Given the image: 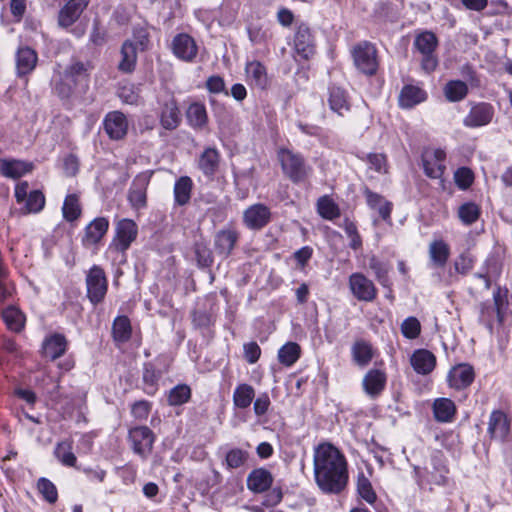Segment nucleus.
Returning <instances> with one entry per match:
<instances>
[{"instance_id":"nucleus-10","label":"nucleus","mask_w":512,"mask_h":512,"mask_svg":"<svg viewBox=\"0 0 512 512\" xmlns=\"http://www.w3.org/2000/svg\"><path fill=\"white\" fill-rule=\"evenodd\" d=\"M349 287L353 296L360 301L371 302L376 298L374 283L362 273H353L349 277Z\"/></svg>"},{"instance_id":"nucleus-2","label":"nucleus","mask_w":512,"mask_h":512,"mask_svg":"<svg viewBox=\"0 0 512 512\" xmlns=\"http://www.w3.org/2000/svg\"><path fill=\"white\" fill-rule=\"evenodd\" d=\"M278 159L284 175L292 182L300 183L310 175L311 168L299 153L282 148L278 151Z\"/></svg>"},{"instance_id":"nucleus-14","label":"nucleus","mask_w":512,"mask_h":512,"mask_svg":"<svg viewBox=\"0 0 512 512\" xmlns=\"http://www.w3.org/2000/svg\"><path fill=\"white\" fill-rule=\"evenodd\" d=\"M109 228V221L105 217H98L91 221L85 228L82 243L85 247L97 245Z\"/></svg>"},{"instance_id":"nucleus-36","label":"nucleus","mask_w":512,"mask_h":512,"mask_svg":"<svg viewBox=\"0 0 512 512\" xmlns=\"http://www.w3.org/2000/svg\"><path fill=\"white\" fill-rule=\"evenodd\" d=\"M352 356L357 365H368L373 358L371 344L365 340H357L352 346Z\"/></svg>"},{"instance_id":"nucleus-51","label":"nucleus","mask_w":512,"mask_h":512,"mask_svg":"<svg viewBox=\"0 0 512 512\" xmlns=\"http://www.w3.org/2000/svg\"><path fill=\"white\" fill-rule=\"evenodd\" d=\"M191 397L190 387L187 385H177L171 389L168 396V403L172 406L182 405Z\"/></svg>"},{"instance_id":"nucleus-39","label":"nucleus","mask_w":512,"mask_h":512,"mask_svg":"<svg viewBox=\"0 0 512 512\" xmlns=\"http://www.w3.org/2000/svg\"><path fill=\"white\" fill-rule=\"evenodd\" d=\"M2 318L7 327L15 332H19L25 323L24 315L15 307H8L2 311Z\"/></svg>"},{"instance_id":"nucleus-29","label":"nucleus","mask_w":512,"mask_h":512,"mask_svg":"<svg viewBox=\"0 0 512 512\" xmlns=\"http://www.w3.org/2000/svg\"><path fill=\"white\" fill-rule=\"evenodd\" d=\"M33 165L20 160H0V173L9 178H19L31 171Z\"/></svg>"},{"instance_id":"nucleus-24","label":"nucleus","mask_w":512,"mask_h":512,"mask_svg":"<svg viewBox=\"0 0 512 512\" xmlns=\"http://www.w3.org/2000/svg\"><path fill=\"white\" fill-rule=\"evenodd\" d=\"M37 54L29 47H22L16 54V70L19 76L29 74L37 64Z\"/></svg>"},{"instance_id":"nucleus-63","label":"nucleus","mask_w":512,"mask_h":512,"mask_svg":"<svg viewBox=\"0 0 512 512\" xmlns=\"http://www.w3.org/2000/svg\"><path fill=\"white\" fill-rule=\"evenodd\" d=\"M260 355H261V349L256 342H249L247 344H244V356H245V359L250 364L257 362Z\"/></svg>"},{"instance_id":"nucleus-9","label":"nucleus","mask_w":512,"mask_h":512,"mask_svg":"<svg viewBox=\"0 0 512 512\" xmlns=\"http://www.w3.org/2000/svg\"><path fill=\"white\" fill-rule=\"evenodd\" d=\"M446 154L441 149H428L422 154V163L425 174L429 178L440 179L445 172Z\"/></svg>"},{"instance_id":"nucleus-31","label":"nucleus","mask_w":512,"mask_h":512,"mask_svg":"<svg viewBox=\"0 0 512 512\" xmlns=\"http://www.w3.org/2000/svg\"><path fill=\"white\" fill-rule=\"evenodd\" d=\"M67 347V341L63 335L55 334L43 343V353L47 358L55 360L61 357Z\"/></svg>"},{"instance_id":"nucleus-4","label":"nucleus","mask_w":512,"mask_h":512,"mask_svg":"<svg viewBox=\"0 0 512 512\" xmlns=\"http://www.w3.org/2000/svg\"><path fill=\"white\" fill-rule=\"evenodd\" d=\"M138 227L131 219H122L116 224V234L109 249L118 253H124L135 241Z\"/></svg>"},{"instance_id":"nucleus-5","label":"nucleus","mask_w":512,"mask_h":512,"mask_svg":"<svg viewBox=\"0 0 512 512\" xmlns=\"http://www.w3.org/2000/svg\"><path fill=\"white\" fill-rule=\"evenodd\" d=\"M414 46L423 55L422 68L427 72L435 70L438 63L433 54L437 46L436 36L432 32H423L415 38Z\"/></svg>"},{"instance_id":"nucleus-34","label":"nucleus","mask_w":512,"mask_h":512,"mask_svg":"<svg viewBox=\"0 0 512 512\" xmlns=\"http://www.w3.org/2000/svg\"><path fill=\"white\" fill-rule=\"evenodd\" d=\"M429 257L435 267H444L450 256V248L443 240H435L429 245Z\"/></svg>"},{"instance_id":"nucleus-16","label":"nucleus","mask_w":512,"mask_h":512,"mask_svg":"<svg viewBox=\"0 0 512 512\" xmlns=\"http://www.w3.org/2000/svg\"><path fill=\"white\" fill-rule=\"evenodd\" d=\"M89 0H69L59 11L58 23L61 27H69L77 21Z\"/></svg>"},{"instance_id":"nucleus-22","label":"nucleus","mask_w":512,"mask_h":512,"mask_svg":"<svg viewBox=\"0 0 512 512\" xmlns=\"http://www.w3.org/2000/svg\"><path fill=\"white\" fill-rule=\"evenodd\" d=\"M410 362L417 373L425 375L435 368L436 357L428 350L419 349L412 354Z\"/></svg>"},{"instance_id":"nucleus-38","label":"nucleus","mask_w":512,"mask_h":512,"mask_svg":"<svg viewBox=\"0 0 512 512\" xmlns=\"http://www.w3.org/2000/svg\"><path fill=\"white\" fill-rule=\"evenodd\" d=\"M255 396V390L251 385L240 384L236 387L233 394V403L240 409L248 408Z\"/></svg>"},{"instance_id":"nucleus-32","label":"nucleus","mask_w":512,"mask_h":512,"mask_svg":"<svg viewBox=\"0 0 512 512\" xmlns=\"http://www.w3.org/2000/svg\"><path fill=\"white\" fill-rule=\"evenodd\" d=\"M237 241V234L232 230L219 231L215 236V249L218 254L227 257L233 250Z\"/></svg>"},{"instance_id":"nucleus-58","label":"nucleus","mask_w":512,"mask_h":512,"mask_svg":"<svg viewBox=\"0 0 512 512\" xmlns=\"http://www.w3.org/2000/svg\"><path fill=\"white\" fill-rule=\"evenodd\" d=\"M195 254L198 264L202 267H208L212 264L213 258L210 249L201 243L195 245Z\"/></svg>"},{"instance_id":"nucleus-48","label":"nucleus","mask_w":512,"mask_h":512,"mask_svg":"<svg viewBox=\"0 0 512 512\" xmlns=\"http://www.w3.org/2000/svg\"><path fill=\"white\" fill-rule=\"evenodd\" d=\"M55 456L62 464L66 466H75L76 464V456L72 452L71 443L68 441H63L57 444L55 448Z\"/></svg>"},{"instance_id":"nucleus-43","label":"nucleus","mask_w":512,"mask_h":512,"mask_svg":"<svg viewBox=\"0 0 512 512\" xmlns=\"http://www.w3.org/2000/svg\"><path fill=\"white\" fill-rule=\"evenodd\" d=\"M63 217L67 221H75L81 215V207L79 204V199L76 194H70L66 196L63 207H62Z\"/></svg>"},{"instance_id":"nucleus-64","label":"nucleus","mask_w":512,"mask_h":512,"mask_svg":"<svg viewBox=\"0 0 512 512\" xmlns=\"http://www.w3.org/2000/svg\"><path fill=\"white\" fill-rule=\"evenodd\" d=\"M283 493L280 488H273L269 493L265 495L262 504L266 507H273L282 501Z\"/></svg>"},{"instance_id":"nucleus-50","label":"nucleus","mask_w":512,"mask_h":512,"mask_svg":"<svg viewBox=\"0 0 512 512\" xmlns=\"http://www.w3.org/2000/svg\"><path fill=\"white\" fill-rule=\"evenodd\" d=\"M89 69V63H83L81 61L74 60L69 66L65 68L63 73L65 74L66 79L74 80V82L77 84L80 78L87 76Z\"/></svg>"},{"instance_id":"nucleus-44","label":"nucleus","mask_w":512,"mask_h":512,"mask_svg":"<svg viewBox=\"0 0 512 512\" xmlns=\"http://www.w3.org/2000/svg\"><path fill=\"white\" fill-rule=\"evenodd\" d=\"M444 92L449 101L456 102L467 95L468 87L463 81L453 80L446 84Z\"/></svg>"},{"instance_id":"nucleus-8","label":"nucleus","mask_w":512,"mask_h":512,"mask_svg":"<svg viewBox=\"0 0 512 512\" xmlns=\"http://www.w3.org/2000/svg\"><path fill=\"white\" fill-rule=\"evenodd\" d=\"M152 172L146 171L138 174L128 191V201L134 209H142L147 204V187L150 182Z\"/></svg>"},{"instance_id":"nucleus-25","label":"nucleus","mask_w":512,"mask_h":512,"mask_svg":"<svg viewBox=\"0 0 512 512\" xmlns=\"http://www.w3.org/2000/svg\"><path fill=\"white\" fill-rule=\"evenodd\" d=\"M386 384V375L383 371L372 369L363 379V387L365 392L371 397L378 396L384 389Z\"/></svg>"},{"instance_id":"nucleus-13","label":"nucleus","mask_w":512,"mask_h":512,"mask_svg":"<svg viewBox=\"0 0 512 512\" xmlns=\"http://www.w3.org/2000/svg\"><path fill=\"white\" fill-rule=\"evenodd\" d=\"M270 219V209L264 204H254L248 207L243 214L244 224L252 230L263 228L270 222Z\"/></svg>"},{"instance_id":"nucleus-23","label":"nucleus","mask_w":512,"mask_h":512,"mask_svg":"<svg viewBox=\"0 0 512 512\" xmlns=\"http://www.w3.org/2000/svg\"><path fill=\"white\" fill-rule=\"evenodd\" d=\"M273 477L271 473L263 468L253 470L247 478V487L255 492L262 493L272 485Z\"/></svg>"},{"instance_id":"nucleus-45","label":"nucleus","mask_w":512,"mask_h":512,"mask_svg":"<svg viewBox=\"0 0 512 512\" xmlns=\"http://www.w3.org/2000/svg\"><path fill=\"white\" fill-rule=\"evenodd\" d=\"M53 82L54 90L61 98H69L77 86L74 80L66 79L63 72H59L58 75L54 78Z\"/></svg>"},{"instance_id":"nucleus-12","label":"nucleus","mask_w":512,"mask_h":512,"mask_svg":"<svg viewBox=\"0 0 512 512\" xmlns=\"http://www.w3.org/2000/svg\"><path fill=\"white\" fill-rule=\"evenodd\" d=\"M173 54L180 60L192 62L198 53L195 40L186 33L177 34L171 44Z\"/></svg>"},{"instance_id":"nucleus-62","label":"nucleus","mask_w":512,"mask_h":512,"mask_svg":"<svg viewBox=\"0 0 512 512\" xmlns=\"http://www.w3.org/2000/svg\"><path fill=\"white\" fill-rule=\"evenodd\" d=\"M474 259L470 256L469 253H462L454 262L455 270L458 273L466 274L473 267Z\"/></svg>"},{"instance_id":"nucleus-27","label":"nucleus","mask_w":512,"mask_h":512,"mask_svg":"<svg viewBox=\"0 0 512 512\" xmlns=\"http://www.w3.org/2000/svg\"><path fill=\"white\" fill-rule=\"evenodd\" d=\"M426 92L413 85H406L399 95V105L402 108H412L426 99Z\"/></svg>"},{"instance_id":"nucleus-18","label":"nucleus","mask_w":512,"mask_h":512,"mask_svg":"<svg viewBox=\"0 0 512 512\" xmlns=\"http://www.w3.org/2000/svg\"><path fill=\"white\" fill-rule=\"evenodd\" d=\"M510 422L507 415L501 410H494L489 418L488 433L491 438L503 440L508 435Z\"/></svg>"},{"instance_id":"nucleus-28","label":"nucleus","mask_w":512,"mask_h":512,"mask_svg":"<svg viewBox=\"0 0 512 512\" xmlns=\"http://www.w3.org/2000/svg\"><path fill=\"white\" fill-rule=\"evenodd\" d=\"M433 414L438 422H451L456 414V406L451 399L438 398L433 403Z\"/></svg>"},{"instance_id":"nucleus-3","label":"nucleus","mask_w":512,"mask_h":512,"mask_svg":"<svg viewBox=\"0 0 512 512\" xmlns=\"http://www.w3.org/2000/svg\"><path fill=\"white\" fill-rule=\"evenodd\" d=\"M356 68L366 75H374L378 69L377 50L373 44L363 41L352 49Z\"/></svg>"},{"instance_id":"nucleus-21","label":"nucleus","mask_w":512,"mask_h":512,"mask_svg":"<svg viewBox=\"0 0 512 512\" xmlns=\"http://www.w3.org/2000/svg\"><path fill=\"white\" fill-rule=\"evenodd\" d=\"M493 117V108L491 105L481 103L474 106L467 117L464 119V124L467 127H479L487 125L491 122Z\"/></svg>"},{"instance_id":"nucleus-41","label":"nucleus","mask_w":512,"mask_h":512,"mask_svg":"<svg viewBox=\"0 0 512 512\" xmlns=\"http://www.w3.org/2000/svg\"><path fill=\"white\" fill-rule=\"evenodd\" d=\"M113 337L118 342H126L131 337V324L126 316H118L112 327Z\"/></svg>"},{"instance_id":"nucleus-37","label":"nucleus","mask_w":512,"mask_h":512,"mask_svg":"<svg viewBox=\"0 0 512 512\" xmlns=\"http://www.w3.org/2000/svg\"><path fill=\"white\" fill-rule=\"evenodd\" d=\"M192 180L188 176L180 177L174 185L175 202L183 206L187 204L191 198Z\"/></svg>"},{"instance_id":"nucleus-54","label":"nucleus","mask_w":512,"mask_h":512,"mask_svg":"<svg viewBox=\"0 0 512 512\" xmlns=\"http://www.w3.org/2000/svg\"><path fill=\"white\" fill-rule=\"evenodd\" d=\"M37 489L43 498L49 503H55L58 499V492L55 485L46 478H40L37 482Z\"/></svg>"},{"instance_id":"nucleus-7","label":"nucleus","mask_w":512,"mask_h":512,"mask_svg":"<svg viewBox=\"0 0 512 512\" xmlns=\"http://www.w3.org/2000/svg\"><path fill=\"white\" fill-rule=\"evenodd\" d=\"M128 437L132 443L133 451L142 458H146L152 451L155 436L147 426L132 428L129 431Z\"/></svg>"},{"instance_id":"nucleus-57","label":"nucleus","mask_w":512,"mask_h":512,"mask_svg":"<svg viewBox=\"0 0 512 512\" xmlns=\"http://www.w3.org/2000/svg\"><path fill=\"white\" fill-rule=\"evenodd\" d=\"M369 167L378 173H387L386 156L381 153H370L367 155Z\"/></svg>"},{"instance_id":"nucleus-20","label":"nucleus","mask_w":512,"mask_h":512,"mask_svg":"<svg viewBox=\"0 0 512 512\" xmlns=\"http://www.w3.org/2000/svg\"><path fill=\"white\" fill-rule=\"evenodd\" d=\"M220 164V153L214 147H207L200 154L198 159V168L202 173L212 178L219 169Z\"/></svg>"},{"instance_id":"nucleus-11","label":"nucleus","mask_w":512,"mask_h":512,"mask_svg":"<svg viewBox=\"0 0 512 512\" xmlns=\"http://www.w3.org/2000/svg\"><path fill=\"white\" fill-rule=\"evenodd\" d=\"M294 50L296 55L303 60H308L315 54L314 38L306 24H300L297 27L294 36Z\"/></svg>"},{"instance_id":"nucleus-60","label":"nucleus","mask_w":512,"mask_h":512,"mask_svg":"<svg viewBox=\"0 0 512 512\" xmlns=\"http://www.w3.org/2000/svg\"><path fill=\"white\" fill-rule=\"evenodd\" d=\"M369 266L374 271L378 281L383 285H387V283H388V277H387L388 268H387V266L384 263L377 260L375 257L371 258V260L369 262Z\"/></svg>"},{"instance_id":"nucleus-61","label":"nucleus","mask_w":512,"mask_h":512,"mask_svg":"<svg viewBox=\"0 0 512 512\" xmlns=\"http://www.w3.org/2000/svg\"><path fill=\"white\" fill-rule=\"evenodd\" d=\"M456 184L462 188H468L473 182V173L466 167L459 168L454 174Z\"/></svg>"},{"instance_id":"nucleus-26","label":"nucleus","mask_w":512,"mask_h":512,"mask_svg":"<svg viewBox=\"0 0 512 512\" xmlns=\"http://www.w3.org/2000/svg\"><path fill=\"white\" fill-rule=\"evenodd\" d=\"M120 54L121 60L118 69L124 73L134 71L137 62V48L132 40L128 39L122 44Z\"/></svg>"},{"instance_id":"nucleus-42","label":"nucleus","mask_w":512,"mask_h":512,"mask_svg":"<svg viewBox=\"0 0 512 512\" xmlns=\"http://www.w3.org/2000/svg\"><path fill=\"white\" fill-rule=\"evenodd\" d=\"M300 346L295 342H288L278 351V359L280 363L286 366L293 365L300 356Z\"/></svg>"},{"instance_id":"nucleus-1","label":"nucleus","mask_w":512,"mask_h":512,"mask_svg":"<svg viewBox=\"0 0 512 512\" xmlns=\"http://www.w3.org/2000/svg\"><path fill=\"white\" fill-rule=\"evenodd\" d=\"M314 477L318 487L327 494H339L348 483L345 456L332 444L322 443L314 451Z\"/></svg>"},{"instance_id":"nucleus-59","label":"nucleus","mask_w":512,"mask_h":512,"mask_svg":"<svg viewBox=\"0 0 512 512\" xmlns=\"http://www.w3.org/2000/svg\"><path fill=\"white\" fill-rule=\"evenodd\" d=\"M133 43L136 46L137 50H147L149 46V33L143 28H135L133 31Z\"/></svg>"},{"instance_id":"nucleus-55","label":"nucleus","mask_w":512,"mask_h":512,"mask_svg":"<svg viewBox=\"0 0 512 512\" xmlns=\"http://www.w3.org/2000/svg\"><path fill=\"white\" fill-rule=\"evenodd\" d=\"M421 325L417 318L408 317L401 324V332L408 339H415L419 336Z\"/></svg>"},{"instance_id":"nucleus-52","label":"nucleus","mask_w":512,"mask_h":512,"mask_svg":"<svg viewBox=\"0 0 512 512\" xmlns=\"http://www.w3.org/2000/svg\"><path fill=\"white\" fill-rule=\"evenodd\" d=\"M45 205V197L39 190L30 191L25 199V213H37L43 209Z\"/></svg>"},{"instance_id":"nucleus-17","label":"nucleus","mask_w":512,"mask_h":512,"mask_svg":"<svg viewBox=\"0 0 512 512\" xmlns=\"http://www.w3.org/2000/svg\"><path fill=\"white\" fill-rule=\"evenodd\" d=\"M474 380V370L469 364H459L453 367L448 374L450 387L457 390L468 387Z\"/></svg>"},{"instance_id":"nucleus-53","label":"nucleus","mask_w":512,"mask_h":512,"mask_svg":"<svg viewBox=\"0 0 512 512\" xmlns=\"http://www.w3.org/2000/svg\"><path fill=\"white\" fill-rule=\"evenodd\" d=\"M357 491L359 495L369 504L375 502L376 494L372 488L371 482L363 473H360L358 476Z\"/></svg>"},{"instance_id":"nucleus-49","label":"nucleus","mask_w":512,"mask_h":512,"mask_svg":"<svg viewBox=\"0 0 512 512\" xmlns=\"http://www.w3.org/2000/svg\"><path fill=\"white\" fill-rule=\"evenodd\" d=\"M158 379L159 375L156 373L153 364L145 363L143 367L142 380L144 384V391L148 395L155 393Z\"/></svg>"},{"instance_id":"nucleus-46","label":"nucleus","mask_w":512,"mask_h":512,"mask_svg":"<svg viewBox=\"0 0 512 512\" xmlns=\"http://www.w3.org/2000/svg\"><path fill=\"white\" fill-rule=\"evenodd\" d=\"M319 214L328 220H333L340 216V210L336 203L328 196L321 197L317 202Z\"/></svg>"},{"instance_id":"nucleus-35","label":"nucleus","mask_w":512,"mask_h":512,"mask_svg":"<svg viewBox=\"0 0 512 512\" xmlns=\"http://www.w3.org/2000/svg\"><path fill=\"white\" fill-rule=\"evenodd\" d=\"M189 124L196 129H202L208 122L206 108L203 104L195 102L192 103L186 112Z\"/></svg>"},{"instance_id":"nucleus-33","label":"nucleus","mask_w":512,"mask_h":512,"mask_svg":"<svg viewBox=\"0 0 512 512\" xmlns=\"http://www.w3.org/2000/svg\"><path fill=\"white\" fill-rule=\"evenodd\" d=\"M328 102L330 109L340 116H344L350 110L346 92L339 87L330 88Z\"/></svg>"},{"instance_id":"nucleus-15","label":"nucleus","mask_w":512,"mask_h":512,"mask_svg":"<svg viewBox=\"0 0 512 512\" xmlns=\"http://www.w3.org/2000/svg\"><path fill=\"white\" fill-rule=\"evenodd\" d=\"M104 129L111 139H122L128 130V122L125 115L119 111H113L106 115Z\"/></svg>"},{"instance_id":"nucleus-19","label":"nucleus","mask_w":512,"mask_h":512,"mask_svg":"<svg viewBox=\"0 0 512 512\" xmlns=\"http://www.w3.org/2000/svg\"><path fill=\"white\" fill-rule=\"evenodd\" d=\"M364 195L368 206L373 210H377L380 217L385 222L391 223L393 204L386 200L382 195L375 193L368 188L364 189Z\"/></svg>"},{"instance_id":"nucleus-6","label":"nucleus","mask_w":512,"mask_h":512,"mask_svg":"<svg viewBox=\"0 0 512 512\" xmlns=\"http://www.w3.org/2000/svg\"><path fill=\"white\" fill-rule=\"evenodd\" d=\"M87 295L93 304L102 302L107 292V279L104 270L94 265L86 277Z\"/></svg>"},{"instance_id":"nucleus-47","label":"nucleus","mask_w":512,"mask_h":512,"mask_svg":"<svg viewBox=\"0 0 512 512\" xmlns=\"http://www.w3.org/2000/svg\"><path fill=\"white\" fill-rule=\"evenodd\" d=\"M479 216L480 208L473 202L464 203L458 208V217L465 225L473 224Z\"/></svg>"},{"instance_id":"nucleus-30","label":"nucleus","mask_w":512,"mask_h":512,"mask_svg":"<svg viewBox=\"0 0 512 512\" xmlns=\"http://www.w3.org/2000/svg\"><path fill=\"white\" fill-rule=\"evenodd\" d=\"M181 122L180 111L175 101H169L163 106L160 123L166 130H175Z\"/></svg>"},{"instance_id":"nucleus-56","label":"nucleus","mask_w":512,"mask_h":512,"mask_svg":"<svg viewBox=\"0 0 512 512\" xmlns=\"http://www.w3.org/2000/svg\"><path fill=\"white\" fill-rule=\"evenodd\" d=\"M247 452L241 449H232L226 455L227 466L231 469L239 468L247 460Z\"/></svg>"},{"instance_id":"nucleus-40","label":"nucleus","mask_w":512,"mask_h":512,"mask_svg":"<svg viewBox=\"0 0 512 512\" xmlns=\"http://www.w3.org/2000/svg\"><path fill=\"white\" fill-rule=\"evenodd\" d=\"M247 75L254 81L255 85L265 88L268 83L265 67L258 61H252L246 65Z\"/></svg>"}]
</instances>
